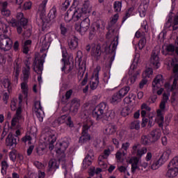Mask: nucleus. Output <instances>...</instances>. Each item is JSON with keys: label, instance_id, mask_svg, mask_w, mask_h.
<instances>
[{"label": "nucleus", "instance_id": "obj_39", "mask_svg": "<svg viewBox=\"0 0 178 178\" xmlns=\"http://www.w3.org/2000/svg\"><path fill=\"white\" fill-rule=\"evenodd\" d=\"M29 81H24L21 83V89L22 90V92L25 96V98H27V95H29V85H27Z\"/></svg>", "mask_w": 178, "mask_h": 178}, {"label": "nucleus", "instance_id": "obj_38", "mask_svg": "<svg viewBox=\"0 0 178 178\" xmlns=\"http://www.w3.org/2000/svg\"><path fill=\"white\" fill-rule=\"evenodd\" d=\"M170 154H172V150H170V149H166V150L161 156L160 159H162L163 162L165 163L166 161L169 159Z\"/></svg>", "mask_w": 178, "mask_h": 178}, {"label": "nucleus", "instance_id": "obj_41", "mask_svg": "<svg viewBox=\"0 0 178 178\" xmlns=\"http://www.w3.org/2000/svg\"><path fill=\"white\" fill-rule=\"evenodd\" d=\"M117 35H118V31H116L115 29L108 28V31L106 36L108 40L111 38H113V37H117Z\"/></svg>", "mask_w": 178, "mask_h": 178}, {"label": "nucleus", "instance_id": "obj_63", "mask_svg": "<svg viewBox=\"0 0 178 178\" xmlns=\"http://www.w3.org/2000/svg\"><path fill=\"white\" fill-rule=\"evenodd\" d=\"M49 140L51 141V143H55V141H56V136L55 135V132L49 134Z\"/></svg>", "mask_w": 178, "mask_h": 178}, {"label": "nucleus", "instance_id": "obj_50", "mask_svg": "<svg viewBox=\"0 0 178 178\" xmlns=\"http://www.w3.org/2000/svg\"><path fill=\"white\" fill-rule=\"evenodd\" d=\"M115 12L119 13L122 10V1H115L113 4Z\"/></svg>", "mask_w": 178, "mask_h": 178}, {"label": "nucleus", "instance_id": "obj_60", "mask_svg": "<svg viewBox=\"0 0 178 178\" xmlns=\"http://www.w3.org/2000/svg\"><path fill=\"white\" fill-rule=\"evenodd\" d=\"M125 155H123V152L120 151V149L116 153L115 158L119 161V162H122V158Z\"/></svg>", "mask_w": 178, "mask_h": 178}, {"label": "nucleus", "instance_id": "obj_9", "mask_svg": "<svg viewBox=\"0 0 178 178\" xmlns=\"http://www.w3.org/2000/svg\"><path fill=\"white\" fill-rule=\"evenodd\" d=\"M58 15V13L56 11V7L53 6V8L50 10L49 13H48V18L42 19V30H45L47 27H49V23L51 20H54L56 19V16Z\"/></svg>", "mask_w": 178, "mask_h": 178}, {"label": "nucleus", "instance_id": "obj_33", "mask_svg": "<svg viewBox=\"0 0 178 178\" xmlns=\"http://www.w3.org/2000/svg\"><path fill=\"white\" fill-rule=\"evenodd\" d=\"M59 161L52 159L49 161V170H52V169H58L59 168Z\"/></svg>", "mask_w": 178, "mask_h": 178}, {"label": "nucleus", "instance_id": "obj_6", "mask_svg": "<svg viewBox=\"0 0 178 178\" xmlns=\"http://www.w3.org/2000/svg\"><path fill=\"white\" fill-rule=\"evenodd\" d=\"M80 11L76 10V8L73 6L70 7L67 13L65 15V21L67 23H69V22H79V20H81Z\"/></svg>", "mask_w": 178, "mask_h": 178}, {"label": "nucleus", "instance_id": "obj_44", "mask_svg": "<svg viewBox=\"0 0 178 178\" xmlns=\"http://www.w3.org/2000/svg\"><path fill=\"white\" fill-rule=\"evenodd\" d=\"M122 98H123L122 96H120V94L117 92L112 96L111 99V104H116L118 102H120L122 101Z\"/></svg>", "mask_w": 178, "mask_h": 178}, {"label": "nucleus", "instance_id": "obj_56", "mask_svg": "<svg viewBox=\"0 0 178 178\" xmlns=\"http://www.w3.org/2000/svg\"><path fill=\"white\" fill-rule=\"evenodd\" d=\"M34 111L38 112V111H42V107L41 106V102L40 101H36L34 103Z\"/></svg>", "mask_w": 178, "mask_h": 178}, {"label": "nucleus", "instance_id": "obj_46", "mask_svg": "<svg viewBox=\"0 0 178 178\" xmlns=\"http://www.w3.org/2000/svg\"><path fill=\"white\" fill-rule=\"evenodd\" d=\"M129 148H130V143L126 142L122 144V147L120 150L123 152V155H126Z\"/></svg>", "mask_w": 178, "mask_h": 178}, {"label": "nucleus", "instance_id": "obj_25", "mask_svg": "<svg viewBox=\"0 0 178 178\" xmlns=\"http://www.w3.org/2000/svg\"><path fill=\"white\" fill-rule=\"evenodd\" d=\"M104 134L106 136H112L114 133H116V125L108 124L106 126L104 130Z\"/></svg>", "mask_w": 178, "mask_h": 178}, {"label": "nucleus", "instance_id": "obj_2", "mask_svg": "<svg viewBox=\"0 0 178 178\" xmlns=\"http://www.w3.org/2000/svg\"><path fill=\"white\" fill-rule=\"evenodd\" d=\"M128 74L129 76L127 81V85L128 86L123 87L118 91V93L122 98L125 97V95H127L128 92L130 91V86H133V84L136 83L137 76L140 75V71L136 70V65L133 64L131 65Z\"/></svg>", "mask_w": 178, "mask_h": 178}, {"label": "nucleus", "instance_id": "obj_28", "mask_svg": "<svg viewBox=\"0 0 178 178\" xmlns=\"http://www.w3.org/2000/svg\"><path fill=\"white\" fill-rule=\"evenodd\" d=\"M62 62L63 63V67L61 68L62 72H65L66 69H68V72H72L73 70V67L70 66L69 63L66 61V53H65V51H63V59Z\"/></svg>", "mask_w": 178, "mask_h": 178}, {"label": "nucleus", "instance_id": "obj_45", "mask_svg": "<svg viewBox=\"0 0 178 178\" xmlns=\"http://www.w3.org/2000/svg\"><path fill=\"white\" fill-rule=\"evenodd\" d=\"M147 9H148L147 4H142L139 6V13L140 17H144L145 16V13L147 12Z\"/></svg>", "mask_w": 178, "mask_h": 178}, {"label": "nucleus", "instance_id": "obj_11", "mask_svg": "<svg viewBox=\"0 0 178 178\" xmlns=\"http://www.w3.org/2000/svg\"><path fill=\"white\" fill-rule=\"evenodd\" d=\"M130 162L131 163V172L132 173H135L136 170L138 169V170L143 169H146V168L148 166V163L143 162L140 163V165L138 166V162H140V159L138 157H134V159H131L130 160Z\"/></svg>", "mask_w": 178, "mask_h": 178}, {"label": "nucleus", "instance_id": "obj_20", "mask_svg": "<svg viewBox=\"0 0 178 178\" xmlns=\"http://www.w3.org/2000/svg\"><path fill=\"white\" fill-rule=\"evenodd\" d=\"M17 140H19V137L16 135L10 134L6 139V145H7V147H16L17 145Z\"/></svg>", "mask_w": 178, "mask_h": 178}, {"label": "nucleus", "instance_id": "obj_23", "mask_svg": "<svg viewBox=\"0 0 178 178\" xmlns=\"http://www.w3.org/2000/svg\"><path fill=\"white\" fill-rule=\"evenodd\" d=\"M79 108H80V99H73L70 104V111L74 115H76L79 112Z\"/></svg>", "mask_w": 178, "mask_h": 178}, {"label": "nucleus", "instance_id": "obj_34", "mask_svg": "<svg viewBox=\"0 0 178 178\" xmlns=\"http://www.w3.org/2000/svg\"><path fill=\"white\" fill-rule=\"evenodd\" d=\"M115 111L110 110L104 113V115H103L102 118H104L105 120L109 121V120H112V119H115Z\"/></svg>", "mask_w": 178, "mask_h": 178}, {"label": "nucleus", "instance_id": "obj_62", "mask_svg": "<svg viewBox=\"0 0 178 178\" xmlns=\"http://www.w3.org/2000/svg\"><path fill=\"white\" fill-rule=\"evenodd\" d=\"M153 71L152 68H148L145 71V73L143 75H145V77H148L149 78L151 75H152Z\"/></svg>", "mask_w": 178, "mask_h": 178}, {"label": "nucleus", "instance_id": "obj_7", "mask_svg": "<svg viewBox=\"0 0 178 178\" xmlns=\"http://www.w3.org/2000/svg\"><path fill=\"white\" fill-rule=\"evenodd\" d=\"M72 6H75V10L79 11V19L82 20L84 19V15H87V13H90V3L85 2L82 7H79V1L77 0H74Z\"/></svg>", "mask_w": 178, "mask_h": 178}, {"label": "nucleus", "instance_id": "obj_52", "mask_svg": "<svg viewBox=\"0 0 178 178\" xmlns=\"http://www.w3.org/2000/svg\"><path fill=\"white\" fill-rule=\"evenodd\" d=\"M10 81L9 79H5L3 83L4 88H7L8 92H10L12 90V86L10 85Z\"/></svg>", "mask_w": 178, "mask_h": 178}, {"label": "nucleus", "instance_id": "obj_12", "mask_svg": "<svg viewBox=\"0 0 178 178\" xmlns=\"http://www.w3.org/2000/svg\"><path fill=\"white\" fill-rule=\"evenodd\" d=\"M88 29H90V19L88 17L83 19L80 25L75 24V29L81 35L86 34Z\"/></svg>", "mask_w": 178, "mask_h": 178}, {"label": "nucleus", "instance_id": "obj_59", "mask_svg": "<svg viewBox=\"0 0 178 178\" xmlns=\"http://www.w3.org/2000/svg\"><path fill=\"white\" fill-rule=\"evenodd\" d=\"M28 22L29 21L27 20V19L24 17L21 20L18 21L19 24H20V26H22L24 29H26V26H27Z\"/></svg>", "mask_w": 178, "mask_h": 178}, {"label": "nucleus", "instance_id": "obj_22", "mask_svg": "<svg viewBox=\"0 0 178 178\" xmlns=\"http://www.w3.org/2000/svg\"><path fill=\"white\" fill-rule=\"evenodd\" d=\"M14 70L13 72V79L15 83H18L19 81V76L20 74V72H22V65L17 63L14 64Z\"/></svg>", "mask_w": 178, "mask_h": 178}, {"label": "nucleus", "instance_id": "obj_47", "mask_svg": "<svg viewBox=\"0 0 178 178\" xmlns=\"http://www.w3.org/2000/svg\"><path fill=\"white\" fill-rule=\"evenodd\" d=\"M170 20L168 19V21L166 22L165 26V29H170V27H172V31H176V30L178 29V24H173L170 23Z\"/></svg>", "mask_w": 178, "mask_h": 178}, {"label": "nucleus", "instance_id": "obj_10", "mask_svg": "<svg viewBox=\"0 0 178 178\" xmlns=\"http://www.w3.org/2000/svg\"><path fill=\"white\" fill-rule=\"evenodd\" d=\"M105 29V22L102 20L99 19L95 22L92 23L90 30V37L92 35H95L98 31H101V30H104Z\"/></svg>", "mask_w": 178, "mask_h": 178}, {"label": "nucleus", "instance_id": "obj_35", "mask_svg": "<svg viewBox=\"0 0 178 178\" xmlns=\"http://www.w3.org/2000/svg\"><path fill=\"white\" fill-rule=\"evenodd\" d=\"M165 163L163 162V160L161 159H159L158 160H156L153 162V163L151 165V168L152 170H156V169H159L162 165H163Z\"/></svg>", "mask_w": 178, "mask_h": 178}, {"label": "nucleus", "instance_id": "obj_26", "mask_svg": "<svg viewBox=\"0 0 178 178\" xmlns=\"http://www.w3.org/2000/svg\"><path fill=\"white\" fill-rule=\"evenodd\" d=\"M79 70L78 72V80L81 81L84 77V74L86 73V62H79Z\"/></svg>", "mask_w": 178, "mask_h": 178}, {"label": "nucleus", "instance_id": "obj_55", "mask_svg": "<svg viewBox=\"0 0 178 178\" xmlns=\"http://www.w3.org/2000/svg\"><path fill=\"white\" fill-rule=\"evenodd\" d=\"M117 47H118V42L113 40L111 42V45L109 46V49H110L109 52L111 54L115 52V51H116Z\"/></svg>", "mask_w": 178, "mask_h": 178}, {"label": "nucleus", "instance_id": "obj_31", "mask_svg": "<svg viewBox=\"0 0 178 178\" xmlns=\"http://www.w3.org/2000/svg\"><path fill=\"white\" fill-rule=\"evenodd\" d=\"M67 147H69V142L67 140H63L60 143V147L57 149L56 153L60 154V152H65L67 149Z\"/></svg>", "mask_w": 178, "mask_h": 178}, {"label": "nucleus", "instance_id": "obj_48", "mask_svg": "<svg viewBox=\"0 0 178 178\" xmlns=\"http://www.w3.org/2000/svg\"><path fill=\"white\" fill-rule=\"evenodd\" d=\"M145 154H147V147H143L137 149L136 155L138 158H141Z\"/></svg>", "mask_w": 178, "mask_h": 178}, {"label": "nucleus", "instance_id": "obj_54", "mask_svg": "<svg viewBox=\"0 0 178 178\" xmlns=\"http://www.w3.org/2000/svg\"><path fill=\"white\" fill-rule=\"evenodd\" d=\"M134 8H130L128 11L126 13L125 16L123 17L122 18V23H124L130 16H131V13H133Z\"/></svg>", "mask_w": 178, "mask_h": 178}, {"label": "nucleus", "instance_id": "obj_5", "mask_svg": "<svg viewBox=\"0 0 178 178\" xmlns=\"http://www.w3.org/2000/svg\"><path fill=\"white\" fill-rule=\"evenodd\" d=\"M24 122V117L22 115V107H18L15 115L11 120V126L15 127L17 130H22V123Z\"/></svg>", "mask_w": 178, "mask_h": 178}, {"label": "nucleus", "instance_id": "obj_49", "mask_svg": "<svg viewBox=\"0 0 178 178\" xmlns=\"http://www.w3.org/2000/svg\"><path fill=\"white\" fill-rule=\"evenodd\" d=\"M8 168H9V164H8V162L6 161L1 162V173L2 175H6V170H8Z\"/></svg>", "mask_w": 178, "mask_h": 178}, {"label": "nucleus", "instance_id": "obj_16", "mask_svg": "<svg viewBox=\"0 0 178 178\" xmlns=\"http://www.w3.org/2000/svg\"><path fill=\"white\" fill-rule=\"evenodd\" d=\"M158 54H159V51L153 50L150 57V66L154 69H158L160 66Z\"/></svg>", "mask_w": 178, "mask_h": 178}, {"label": "nucleus", "instance_id": "obj_27", "mask_svg": "<svg viewBox=\"0 0 178 178\" xmlns=\"http://www.w3.org/2000/svg\"><path fill=\"white\" fill-rule=\"evenodd\" d=\"M69 48L72 49V51H74L79 47V38L76 36H73L69 41H68Z\"/></svg>", "mask_w": 178, "mask_h": 178}, {"label": "nucleus", "instance_id": "obj_14", "mask_svg": "<svg viewBox=\"0 0 178 178\" xmlns=\"http://www.w3.org/2000/svg\"><path fill=\"white\" fill-rule=\"evenodd\" d=\"M99 68L97 67V70L94 72L90 81V87L91 90H97L98 84H99Z\"/></svg>", "mask_w": 178, "mask_h": 178}, {"label": "nucleus", "instance_id": "obj_8", "mask_svg": "<svg viewBox=\"0 0 178 178\" xmlns=\"http://www.w3.org/2000/svg\"><path fill=\"white\" fill-rule=\"evenodd\" d=\"M106 111H108V105L105 102H102L93 111L92 115L96 120H100L104 118V113H106Z\"/></svg>", "mask_w": 178, "mask_h": 178}, {"label": "nucleus", "instance_id": "obj_42", "mask_svg": "<svg viewBox=\"0 0 178 178\" xmlns=\"http://www.w3.org/2000/svg\"><path fill=\"white\" fill-rule=\"evenodd\" d=\"M129 129L131 130H139L140 129V120H134L129 124Z\"/></svg>", "mask_w": 178, "mask_h": 178}, {"label": "nucleus", "instance_id": "obj_3", "mask_svg": "<svg viewBox=\"0 0 178 178\" xmlns=\"http://www.w3.org/2000/svg\"><path fill=\"white\" fill-rule=\"evenodd\" d=\"M92 124V122H91V121H88L87 123L83 124L82 127L81 136L79 139V144H86V143H88V141L91 140V135L88 134V131L90 130V127H91Z\"/></svg>", "mask_w": 178, "mask_h": 178}, {"label": "nucleus", "instance_id": "obj_43", "mask_svg": "<svg viewBox=\"0 0 178 178\" xmlns=\"http://www.w3.org/2000/svg\"><path fill=\"white\" fill-rule=\"evenodd\" d=\"M136 99V95H134V93L130 92L129 94L128 97H126L124 99V102L125 104H131V102H133V101H134Z\"/></svg>", "mask_w": 178, "mask_h": 178}, {"label": "nucleus", "instance_id": "obj_37", "mask_svg": "<svg viewBox=\"0 0 178 178\" xmlns=\"http://www.w3.org/2000/svg\"><path fill=\"white\" fill-rule=\"evenodd\" d=\"M140 143L143 145H149L152 143H154L152 140L148 136H142Z\"/></svg>", "mask_w": 178, "mask_h": 178}, {"label": "nucleus", "instance_id": "obj_61", "mask_svg": "<svg viewBox=\"0 0 178 178\" xmlns=\"http://www.w3.org/2000/svg\"><path fill=\"white\" fill-rule=\"evenodd\" d=\"M10 92H3V102L6 104H8V101L9 100V93Z\"/></svg>", "mask_w": 178, "mask_h": 178}, {"label": "nucleus", "instance_id": "obj_29", "mask_svg": "<svg viewBox=\"0 0 178 178\" xmlns=\"http://www.w3.org/2000/svg\"><path fill=\"white\" fill-rule=\"evenodd\" d=\"M48 1L47 0H43L42 3L39 6L38 8V13L40 16H45V13L47 12V3Z\"/></svg>", "mask_w": 178, "mask_h": 178}, {"label": "nucleus", "instance_id": "obj_17", "mask_svg": "<svg viewBox=\"0 0 178 178\" xmlns=\"http://www.w3.org/2000/svg\"><path fill=\"white\" fill-rule=\"evenodd\" d=\"M162 86H163V76L161 74H159L152 82L153 92H156L157 89L161 88Z\"/></svg>", "mask_w": 178, "mask_h": 178}, {"label": "nucleus", "instance_id": "obj_13", "mask_svg": "<svg viewBox=\"0 0 178 178\" xmlns=\"http://www.w3.org/2000/svg\"><path fill=\"white\" fill-rule=\"evenodd\" d=\"M44 62L45 60L42 58L40 59L35 58L33 63V70L35 73H37V74H42Z\"/></svg>", "mask_w": 178, "mask_h": 178}, {"label": "nucleus", "instance_id": "obj_15", "mask_svg": "<svg viewBox=\"0 0 178 178\" xmlns=\"http://www.w3.org/2000/svg\"><path fill=\"white\" fill-rule=\"evenodd\" d=\"M92 161H94V151L90 149L83 161V169H87L89 166H91Z\"/></svg>", "mask_w": 178, "mask_h": 178}, {"label": "nucleus", "instance_id": "obj_30", "mask_svg": "<svg viewBox=\"0 0 178 178\" xmlns=\"http://www.w3.org/2000/svg\"><path fill=\"white\" fill-rule=\"evenodd\" d=\"M150 134L152 136V140L153 143H155V141H158V140L161 138V129H154L153 131H152Z\"/></svg>", "mask_w": 178, "mask_h": 178}, {"label": "nucleus", "instance_id": "obj_21", "mask_svg": "<svg viewBox=\"0 0 178 178\" xmlns=\"http://www.w3.org/2000/svg\"><path fill=\"white\" fill-rule=\"evenodd\" d=\"M30 77V63L28 60L25 62V67H22V81H29Z\"/></svg>", "mask_w": 178, "mask_h": 178}, {"label": "nucleus", "instance_id": "obj_4", "mask_svg": "<svg viewBox=\"0 0 178 178\" xmlns=\"http://www.w3.org/2000/svg\"><path fill=\"white\" fill-rule=\"evenodd\" d=\"M178 156L174 157V159L169 163L168 165V171L165 174L166 177L173 178L178 175Z\"/></svg>", "mask_w": 178, "mask_h": 178}, {"label": "nucleus", "instance_id": "obj_18", "mask_svg": "<svg viewBox=\"0 0 178 178\" xmlns=\"http://www.w3.org/2000/svg\"><path fill=\"white\" fill-rule=\"evenodd\" d=\"M102 54V50L101 49V45L97 44L92 47L90 55L96 60L101 59V55Z\"/></svg>", "mask_w": 178, "mask_h": 178}, {"label": "nucleus", "instance_id": "obj_24", "mask_svg": "<svg viewBox=\"0 0 178 178\" xmlns=\"http://www.w3.org/2000/svg\"><path fill=\"white\" fill-rule=\"evenodd\" d=\"M1 15L6 17L10 16V10L8 9V1L0 2Z\"/></svg>", "mask_w": 178, "mask_h": 178}, {"label": "nucleus", "instance_id": "obj_1", "mask_svg": "<svg viewBox=\"0 0 178 178\" xmlns=\"http://www.w3.org/2000/svg\"><path fill=\"white\" fill-rule=\"evenodd\" d=\"M8 25L0 21V49L2 51H10L13 45V41L6 35L8 33Z\"/></svg>", "mask_w": 178, "mask_h": 178}, {"label": "nucleus", "instance_id": "obj_51", "mask_svg": "<svg viewBox=\"0 0 178 178\" xmlns=\"http://www.w3.org/2000/svg\"><path fill=\"white\" fill-rule=\"evenodd\" d=\"M131 113V109L129 106H125L121 111L122 116L126 117L129 116Z\"/></svg>", "mask_w": 178, "mask_h": 178}, {"label": "nucleus", "instance_id": "obj_53", "mask_svg": "<svg viewBox=\"0 0 178 178\" xmlns=\"http://www.w3.org/2000/svg\"><path fill=\"white\" fill-rule=\"evenodd\" d=\"M106 159H104V156H99V165L100 168H102L103 169H106L107 165L105 162Z\"/></svg>", "mask_w": 178, "mask_h": 178}, {"label": "nucleus", "instance_id": "obj_40", "mask_svg": "<svg viewBox=\"0 0 178 178\" xmlns=\"http://www.w3.org/2000/svg\"><path fill=\"white\" fill-rule=\"evenodd\" d=\"M123 140V136L122 134H119L115 138H113L112 141L116 148H118L120 142Z\"/></svg>", "mask_w": 178, "mask_h": 178}, {"label": "nucleus", "instance_id": "obj_36", "mask_svg": "<svg viewBox=\"0 0 178 178\" xmlns=\"http://www.w3.org/2000/svg\"><path fill=\"white\" fill-rule=\"evenodd\" d=\"M57 37L56 34L49 33L46 34L44 37L41 38V40H43V41L47 40L48 42H52V41L56 40Z\"/></svg>", "mask_w": 178, "mask_h": 178}, {"label": "nucleus", "instance_id": "obj_64", "mask_svg": "<svg viewBox=\"0 0 178 178\" xmlns=\"http://www.w3.org/2000/svg\"><path fill=\"white\" fill-rule=\"evenodd\" d=\"M157 119L159 122H163L164 118H163V115H162V110L157 111Z\"/></svg>", "mask_w": 178, "mask_h": 178}, {"label": "nucleus", "instance_id": "obj_32", "mask_svg": "<svg viewBox=\"0 0 178 178\" xmlns=\"http://www.w3.org/2000/svg\"><path fill=\"white\" fill-rule=\"evenodd\" d=\"M177 80H178V76L175 75L172 86L168 83H165V87L166 90L168 91H173V90H175L176 86H177Z\"/></svg>", "mask_w": 178, "mask_h": 178}, {"label": "nucleus", "instance_id": "obj_58", "mask_svg": "<svg viewBox=\"0 0 178 178\" xmlns=\"http://www.w3.org/2000/svg\"><path fill=\"white\" fill-rule=\"evenodd\" d=\"M165 49L170 55H173V54H175V46L172 44L168 45Z\"/></svg>", "mask_w": 178, "mask_h": 178}, {"label": "nucleus", "instance_id": "obj_57", "mask_svg": "<svg viewBox=\"0 0 178 178\" xmlns=\"http://www.w3.org/2000/svg\"><path fill=\"white\" fill-rule=\"evenodd\" d=\"M36 113V116L38 119L40 121L42 122L44 120V111L42 110H39L38 111H35Z\"/></svg>", "mask_w": 178, "mask_h": 178}, {"label": "nucleus", "instance_id": "obj_19", "mask_svg": "<svg viewBox=\"0 0 178 178\" xmlns=\"http://www.w3.org/2000/svg\"><path fill=\"white\" fill-rule=\"evenodd\" d=\"M135 37H136V38H141L138 42V48L139 49H143V48L145 47V44H147L145 33H141L140 31H138L135 34Z\"/></svg>", "mask_w": 178, "mask_h": 178}]
</instances>
